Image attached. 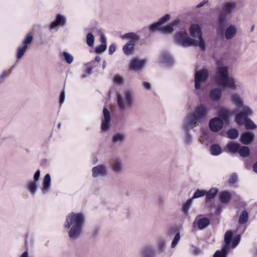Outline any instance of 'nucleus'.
I'll return each instance as SVG.
<instances>
[{"label": "nucleus", "mask_w": 257, "mask_h": 257, "mask_svg": "<svg viewBox=\"0 0 257 257\" xmlns=\"http://www.w3.org/2000/svg\"><path fill=\"white\" fill-rule=\"evenodd\" d=\"M248 219V214L246 210L242 211L241 214L239 216L238 222L239 223L242 224L246 223Z\"/></svg>", "instance_id": "obj_29"}, {"label": "nucleus", "mask_w": 257, "mask_h": 257, "mask_svg": "<svg viewBox=\"0 0 257 257\" xmlns=\"http://www.w3.org/2000/svg\"><path fill=\"white\" fill-rule=\"evenodd\" d=\"M252 114L251 109L248 107H244L243 110L237 113L235 116V121L237 124L241 125L243 124V122L248 119V116Z\"/></svg>", "instance_id": "obj_8"}, {"label": "nucleus", "mask_w": 257, "mask_h": 257, "mask_svg": "<svg viewBox=\"0 0 257 257\" xmlns=\"http://www.w3.org/2000/svg\"><path fill=\"white\" fill-rule=\"evenodd\" d=\"M217 69L216 74L218 75L217 83L219 86L235 89V85L233 78L228 76L227 67L219 65V61H217Z\"/></svg>", "instance_id": "obj_2"}, {"label": "nucleus", "mask_w": 257, "mask_h": 257, "mask_svg": "<svg viewBox=\"0 0 257 257\" xmlns=\"http://www.w3.org/2000/svg\"><path fill=\"white\" fill-rule=\"evenodd\" d=\"M170 18V16L169 14L165 15L159 20L157 23H155L151 25L150 27V30L154 32L156 31L157 29L160 28L161 25L169 20Z\"/></svg>", "instance_id": "obj_13"}, {"label": "nucleus", "mask_w": 257, "mask_h": 257, "mask_svg": "<svg viewBox=\"0 0 257 257\" xmlns=\"http://www.w3.org/2000/svg\"><path fill=\"white\" fill-rule=\"evenodd\" d=\"M117 105L120 110L124 109L125 107H130L132 105L133 102V97L131 92L129 91H126L124 92V98L125 101V104H124V102L122 97L120 94H118L117 96Z\"/></svg>", "instance_id": "obj_6"}, {"label": "nucleus", "mask_w": 257, "mask_h": 257, "mask_svg": "<svg viewBox=\"0 0 257 257\" xmlns=\"http://www.w3.org/2000/svg\"><path fill=\"white\" fill-rule=\"evenodd\" d=\"M175 40L177 43L183 47L190 46L191 42H194L193 39L188 37L186 32L180 31L175 35Z\"/></svg>", "instance_id": "obj_5"}, {"label": "nucleus", "mask_w": 257, "mask_h": 257, "mask_svg": "<svg viewBox=\"0 0 257 257\" xmlns=\"http://www.w3.org/2000/svg\"><path fill=\"white\" fill-rule=\"evenodd\" d=\"M210 221L208 218L203 217L197 221V224L199 229H203L210 224Z\"/></svg>", "instance_id": "obj_19"}, {"label": "nucleus", "mask_w": 257, "mask_h": 257, "mask_svg": "<svg viewBox=\"0 0 257 257\" xmlns=\"http://www.w3.org/2000/svg\"><path fill=\"white\" fill-rule=\"evenodd\" d=\"M236 30L234 26L230 25L228 27L225 32V37L227 39L232 38L236 34Z\"/></svg>", "instance_id": "obj_21"}, {"label": "nucleus", "mask_w": 257, "mask_h": 257, "mask_svg": "<svg viewBox=\"0 0 257 257\" xmlns=\"http://www.w3.org/2000/svg\"><path fill=\"white\" fill-rule=\"evenodd\" d=\"M238 153L241 157H246L249 156L250 151L249 148L246 146H240Z\"/></svg>", "instance_id": "obj_30"}, {"label": "nucleus", "mask_w": 257, "mask_h": 257, "mask_svg": "<svg viewBox=\"0 0 257 257\" xmlns=\"http://www.w3.org/2000/svg\"><path fill=\"white\" fill-rule=\"evenodd\" d=\"M105 174V168L103 166H96L92 169V175L94 177H97L98 175H104Z\"/></svg>", "instance_id": "obj_17"}, {"label": "nucleus", "mask_w": 257, "mask_h": 257, "mask_svg": "<svg viewBox=\"0 0 257 257\" xmlns=\"http://www.w3.org/2000/svg\"><path fill=\"white\" fill-rule=\"evenodd\" d=\"M231 198L230 193L228 191H223L219 194V200L223 203H228Z\"/></svg>", "instance_id": "obj_18"}, {"label": "nucleus", "mask_w": 257, "mask_h": 257, "mask_svg": "<svg viewBox=\"0 0 257 257\" xmlns=\"http://www.w3.org/2000/svg\"><path fill=\"white\" fill-rule=\"evenodd\" d=\"M237 175L236 173H233L230 176L228 179V183L230 184H234L237 182Z\"/></svg>", "instance_id": "obj_44"}, {"label": "nucleus", "mask_w": 257, "mask_h": 257, "mask_svg": "<svg viewBox=\"0 0 257 257\" xmlns=\"http://www.w3.org/2000/svg\"><path fill=\"white\" fill-rule=\"evenodd\" d=\"M113 81L116 84H121L123 82V78L119 75H115L113 77Z\"/></svg>", "instance_id": "obj_50"}, {"label": "nucleus", "mask_w": 257, "mask_h": 257, "mask_svg": "<svg viewBox=\"0 0 257 257\" xmlns=\"http://www.w3.org/2000/svg\"><path fill=\"white\" fill-rule=\"evenodd\" d=\"M123 139V136L121 134H116L114 136L113 138V142H116L117 141H122Z\"/></svg>", "instance_id": "obj_52"}, {"label": "nucleus", "mask_w": 257, "mask_h": 257, "mask_svg": "<svg viewBox=\"0 0 257 257\" xmlns=\"http://www.w3.org/2000/svg\"><path fill=\"white\" fill-rule=\"evenodd\" d=\"M219 116L225 121H228L229 118V112L224 109H221L219 111Z\"/></svg>", "instance_id": "obj_34"}, {"label": "nucleus", "mask_w": 257, "mask_h": 257, "mask_svg": "<svg viewBox=\"0 0 257 257\" xmlns=\"http://www.w3.org/2000/svg\"><path fill=\"white\" fill-rule=\"evenodd\" d=\"M51 177L50 174H47L43 178L42 192L43 194L46 193L50 187Z\"/></svg>", "instance_id": "obj_16"}, {"label": "nucleus", "mask_w": 257, "mask_h": 257, "mask_svg": "<svg viewBox=\"0 0 257 257\" xmlns=\"http://www.w3.org/2000/svg\"><path fill=\"white\" fill-rule=\"evenodd\" d=\"M103 113L104 117V120L110 121V116L108 110L104 107L103 110Z\"/></svg>", "instance_id": "obj_49"}, {"label": "nucleus", "mask_w": 257, "mask_h": 257, "mask_svg": "<svg viewBox=\"0 0 257 257\" xmlns=\"http://www.w3.org/2000/svg\"><path fill=\"white\" fill-rule=\"evenodd\" d=\"M210 152L213 155H218L221 153V149L217 144H213L210 147Z\"/></svg>", "instance_id": "obj_31"}, {"label": "nucleus", "mask_w": 257, "mask_h": 257, "mask_svg": "<svg viewBox=\"0 0 257 257\" xmlns=\"http://www.w3.org/2000/svg\"><path fill=\"white\" fill-rule=\"evenodd\" d=\"M208 112V109L203 104H200L196 107L195 110L189 114L187 118V124L192 128L196 126L197 122L204 118Z\"/></svg>", "instance_id": "obj_3"}, {"label": "nucleus", "mask_w": 257, "mask_h": 257, "mask_svg": "<svg viewBox=\"0 0 257 257\" xmlns=\"http://www.w3.org/2000/svg\"><path fill=\"white\" fill-rule=\"evenodd\" d=\"M110 121L104 120L102 121L101 127L102 131H106L109 128Z\"/></svg>", "instance_id": "obj_48"}, {"label": "nucleus", "mask_w": 257, "mask_h": 257, "mask_svg": "<svg viewBox=\"0 0 257 257\" xmlns=\"http://www.w3.org/2000/svg\"><path fill=\"white\" fill-rule=\"evenodd\" d=\"M223 120L219 117H214L211 119L209 123L210 130L213 132H217L223 127Z\"/></svg>", "instance_id": "obj_10"}, {"label": "nucleus", "mask_w": 257, "mask_h": 257, "mask_svg": "<svg viewBox=\"0 0 257 257\" xmlns=\"http://www.w3.org/2000/svg\"><path fill=\"white\" fill-rule=\"evenodd\" d=\"M207 3L208 1H205L203 2H201L197 6V8H201Z\"/></svg>", "instance_id": "obj_59"}, {"label": "nucleus", "mask_w": 257, "mask_h": 257, "mask_svg": "<svg viewBox=\"0 0 257 257\" xmlns=\"http://www.w3.org/2000/svg\"><path fill=\"white\" fill-rule=\"evenodd\" d=\"M224 239L225 243L224 247H227L229 249L230 244L232 240V232L231 230H228L226 232Z\"/></svg>", "instance_id": "obj_24"}, {"label": "nucleus", "mask_w": 257, "mask_h": 257, "mask_svg": "<svg viewBox=\"0 0 257 257\" xmlns=\"http://www.w3.org/2000/svg\"><path fill=\"white\" fill-rule=\"evenodd\" d=\"M254 135L249 132H245L242 134L240 137L241 142L245 145L249 144L253 140Z\"/></svg>", "instance_id": "obj_15"}, {"label": "nucleus", "mask_w": 257, "mask_h": 257, "mask_svg": "<svg viewBox=\"0 0 257 257\" xmlns=\"http://www.w3.org/2000/svg\"><path fill=\"white\" fill-rule=\"evenodd\" d=\"M206 194V191L203 190L197 189L193 195V198H198L204 196Z\"/></svg>", "instance_id": "obj_40"}, {"label": "nucleus", "mask_w": 257, "mask_h": 257, "mask_svg": "<svg viewBox=\"0 0 257 257\" xmlns=\"http://www.w3.org/2000/svg\"><path fill=\"white\" fill-rule=\"evenodd\" d=\"M83 223L82 214L72 212L68 215L64 226L65 228H69L72 225L69 232V236L71 239H75L79 236Z\"/></svg>", "instance_id": "obj_1"}, {"label": "nucleus", "mask_w": 257, "mask_h": 257, "mask_svg": "<svg viewBox=\"0 0 257 257\" xmlns=\"http://www.w3.org/2000/svg\"><path fill=\"white\" fill-rule=\"evenodd\" d=\"M240 239V235H236L232 239V246L235 247L239 243Z\"/></svg>", "instance_id": "obj_51"}, {"label": "nucleus", "mask_w": 257, "mask_h": 257, "mask_svg": "<svg viewBox=\"0 0 257 257\" xmlns=\"http://www.w3.org/2000/svg\"><path fill=\"white\" fill-rule=\"evenodd\" d=\"M65 60L68 63H71L73 61V56L67 52H64L63 53Z\"/></svg>", "instance_id": "obj_39"}, {"label": "nucleus", "mask_w": 257, "mask_h": 257, "mask_svg": "<svg viewBox=\"0 0 257 257\" xmlns=\"http://www.w3.org/2000/svg\"><path fill=\"white\" fill-rule=\"evenodd\" d=\"M101 60V58L99 56H97L95 57V60L97 62H99Z\"/></svg>", "instance_id": "obj_62"}, {"label": "nucleus", "mask_w": 257, "mask_h": 257, "mask_svg": "<svg viewBox=\"0 0 257 257\" xmlns=\"http://www.w3.org/2000/svg\"><path fill=\"white\" fill-rule=\"evenodd\" d=\"M33 37L31 33H28L23 40V46L19 47L17 51V59H20L24 54L26 51L28 45L30 44L33 41Z\"/></svg>", "instance_id": "obj_9"}, {"label": "nucleus", "mask_w": 257, "mask_h": 257, "mask_svg": "<svg viewBox=\"0 0 257 257\" xmlns=\"http://www.w3.org/2000/svg\"><path fill=\"white\" fill-rule=\"evenodd\" d=\"M208 77V71L205 69L197 71L195 76V87L196 89L200 88L201 82H205Z\"/></svg>", "instance_id": "obj_7"}, {"label": "nucleus", "mask_w": 257, "mask_h": 257, "mask_svg": "<svg viewBox=\"0 0 257 257\" xmlns=\"http://www.w3.org/2000/svg\"><path fill=\"white\" fill-rule=\"evenodd\" d=\"M6 71L5 70L3 71V73L0 75V79L2 78L6 75Z\"/></svg>", "instance_id": "obj_63"}, {"label": "nucleus", "mask_w": 257, "mask_h": 257, "mask_svg": "<svg viewBox=\"0 0 257 257\" xmlns=\"http://www.w3.org/2000/svg\"><path fill=\"white\" fill-rule=\"evenodd\" d=\"M112 169L115 172H117L121 169L120 162L118 160H115L114 164L112 166Z\"/></svg>", "instance_id": "obj_42"}, {"label": "nucleus", "mask_w": 257, "mask_h": 257, "mask_svg": "<svg viewBox=\"0 0 257 257\" xmlns=\"http://www.w3.org/2000/svg\"><path fill=\"white\" fill-rule=\"evenodd\" d=\"M191 203H192V200H189L187 201V202L185 204L183 205V207H182V211L184 212V213H187L188 210L190 206Z\"/></svg>", "instance_id": "obj_47"}, {"label": "nucleus", "mask_w": 257, "mask_h": 257, "mask_svg": "<svg viewBox=\"0 0 257 257\" xmlns=\"http://www.w3.org/2000/svg\"><path fill=\"white\" fill-rule=\"evenodd\" d=\"M232 101L238 106L242 105V101L237 94H233L231 96Z\"/></svg>", "instance_id": "obj_36"}, {"label": "nucleus", "mask_w": 257, "mask_h": 257, "mask_svg": "<svg viewBox=\"0 0 257 257\" xmlns=\"http://www.w3.org/2000/svg\"><path fill=\"white\" fill-rule=\"evenodd\" d=\"M228 138L231 139H235L237 138L238 136V131L234 128H231L227 132Z\"/></svg>", "instance_id": "obj_33"}, {"label": "nucleus", "mask_w": 257, "mask_h": 257, "mask_svg": "<svg viewBox=\"0 0 257 257\" xmlns=\"http://www.w3.org/2000/svg\"><path fill=\"white\" fill-rule=\"evenodd\" d=\"M65 23V18L61 14H57L56 17V20L53 22L50 25V29H54L58 26H64Z\"/></svg>", "instance_id": "obj_14"}, {"label": "nucleus", "mask_w": 257, "mask_h": 257, "mask_svg": "<svg viewBox=\"0 0 257 257\" xmlns=\"http://www.w3.org/2000/svg\"><path fill=\"white\" fill-rule=\"evenodd\" d=\"M177 23L176 21H174L172 23V25H168L164 27L160 26V28L157 29V30H159L164 33H172L174 30L173 26L177 25Z\"/></svg>", "instance_id": "obj_25"}, {"label": "nucleus", "mask_w": 257, "mask_h": 257, "mask_svg": "<svg viewBox=\"0 0 257 257\" xmlns=\"http://www.w3.org/2000/svg\"><path fill=\"white\" fill-rule=\"evenodd\" d=\"M226 15L224 13H222L219 16V23L221 26H224V25Z\"/></svg>", "instance_id": "obj_46"}, {"label": "nucleus", "mask_w": 257, "mask_h": 257, "mask_svg": "<svg viewBox=\"0 0 257 257\" xmlns=\"http://www.w3.org/2000/svg\"><path fill=\"white\" fill-rule=\"evenodd\" d=\"M106 49V44H100L99 46L96 47L95 52L97 54H99L104 52Z\"/></svg>", "instance_id": "obj_43"}, {"label": "nucleus", "mask_w": 257, "mask_h": 257, "mask_svg": "<svg viewBox=\"0 0 257 257\" xmlns=\"http://www.w3.org/2000/svg\"><path fill=\"white\" fill-rule=\"evenodd\" d=\"M162 59L163 62L165 63H170L172 62V58L167 53H163L162 54Z\"/></svg>", "instance_id": "obj_41"}, {"label": "nucleus", "mask_w": 257, "mask_h": 257, "mask_svg": "<svg viewBox=\"0 0 257 257\" xmlns=\"http://www.w3.org/2000/svg\"><path fill=\"white\" fill-rule=\"evenodd\" d=\"M115 46L114 44H111L109 47V54L112 55L115 51Z\"/></svg>", "instance_id": "obj_54"}, {"label": "nucleus", "mask_w": 257, "mask_h": 257, "mask_svg": "<svg viewBox=\"0 0 257 257\" xmlns=\"http://www.w3.org/2000/svg\"><path fill=\"white\" fill-rule=\"evenodd\" d=\"M20 257H28V253L27 251H25L23 253V254L20 256Z\"/></svg>", "instance_id": "obj_61"}, {"label": "nucleus", "mask_w": 257, "mask_h": 257, "mask_svg": "<svg viewBox=\"0 0 257 257\" xmlns=\"http://www.w3.org/2000/svg\"><path fill=\"white\" fill-rule=\"evenodd\" d=\"M145 61L138 58L132 59L129 65V68L134 71L141 70L145 65Z\"/></svg>", "instance_id": "obj_11"}, {"label": "nucleus", "mask_w": 257, "mask_h": 257, "mask_svg": "<svg viewBox=\"0 0 257 257\" xmlns=\"http://www.w3.org/2000/svg\"><path fill=\"white\" fill-rule=\"evenodd\" d=\"M253 170L257 173V161L253 165Z\"/></svg>", "instance_id": "obj_60"}, {"label": "nucleus", "mask_w": 257, "mask_h": 257, "mask_svg": "<svg viewBox=\"0 0 257 257\" xmlns=\"http://www.w3.org/2000/svg\"><path fill=\"white\" fill-rule=\"evenodd\" d=\"M243 124L244 125L246 128L247 130H253L256 128V125L254 122L250 119H246V121L243 122Z\"/></svg>", "instance_id": "obj_32"}, {"label": "nucleus", "mask_w": 257, "mask_h": 257, "mask_svg": "<svg viewBox=\"0 0 257 257\" xmlns=\"http://www.w3.org/2000/svg\"><path fill=\"white\" fill-rule=\"evenodd\" d=\"M61 126V123H59L57 125V127L59 129Z\"/></svg>", "instance_id": "obj_64"}, {"label": "nucleus", "mask_w": 257, "mask_h": 257, "mask_svg": "<svg viewBox=\"0 0 257 257\" xmlns=\"http://www.w3.org/2000/svg\"><path fill=\"white\" fill-rule=\"evenodd\" d=\"M28 189L30 191V192L32 194H34L37 190V184L35 182H30L27 185Z\"/></svg>", "instance_id": "obj_35"}, {"label": "nucleus", "mask_w": 257, "mask_h": 257, "mask_svg": "<svg viewBox=\"0 0 257 257\" xmlns=\"http://www.w3.org/2000/svg\"><path fill=\"white\" fill-rule=\"evenodd\" d=\"M154 251L150 247H146L143 250V257H152Z\"/></svg>", "instance_id": "obj_38"}, {"label": "nucleus", "mask_w": 257, "mask_h": 257, "mask_svg": "<svg viewBox=\"0 0 257 257\" xmlns=\"http://www.w3.org/2000/svg\"><path fill=\"white\" fill-rule=\"evenodd\" d=\"M143 86L146 89H150L151 88V84L148 82H144Z\"/></svg>", "instance_id": "obj_58"}, {"label": "nucleus", "mask_w": 257, "mask_h": 257, "mask_svg": "<svg viewBox=\"0 0 257 257\" xmlns=\"http://www.w3.org/2000/svg\"><path fill=\"white\" fill-rule=\"evenodd\" d=\"M180 233L179 232H178L176 235H175V236L172 242V244H171V247L172 248H174L176 245L178 243V242L179 241V240H180Z\"/></svg>", "instance_id": "obj_45"}, {"label": "nucleus", "mask_w": 257, "mask_h": 257, "mask_svg": "<svg viewBox=\"0 0 257 257\" xmlns=\"http://www.w3.org/2000/svg\"><path fill=\"white\" fill-rule=\"evenodd\" d=\"M123 39H130L129 41L123 46V51L126 55H131L134 51V47L139 41L140 36L133 32H130L125 34L121 36Z\"/></svg>", "instance_id": "obj_4"}, {"label": "nucleus", "mask_w": 257, "mask_h": 257, "mask_svg": "<svg viewBox=\"0 0 257 257\" xmlns=\"http://www.w3.org/2000/svg\"><path fill=\"white\" fill-rule=\"evenodd\" d=\"M190 35L192 37L201 38L202 32L200 26L198 24H192L190 27Z\"/></svg>", "instance_id": "obj_12"}, {"label": "nucleus", "mask_w": 257, "mask_h": 257, "mask_svg": "<svg viewBox=\"0 0 257 257\" xmlns=\"http://www.w3.org/2000/svg\"><path fill=\"white\" fill-rule=\"evenodd\" d=\"M199 41L193 39L194 42H191L190 46H199L200 49L203 51L205 49V42L201 36V38H198Z\"/></svg>", "instance_id": "obj_23"}, {"label": "nucleus", "mask_w": 257, "mask_h": 257, "mask_svg": "<svg viewBox=\"0 0 257 257\" xmlns=\"http://www.w3.org/2000/svg\"><path fill=\"white\" fill-rule=\"evenodd\" d=\"M93 63H94V61H92V62H91L89 65H92ZM93 66H94V65H91V66H88L86 68V72L88 74H91V72H92V67Z\"/></svg>", "instance_id": "obj_53"}, {"label": "nucleus", "mask_w": 257, "mask_h": 257, "mask_svg": "<svg viewBox=\"0 0 257 257\" xmlns=\"http://www.w3.org/2000/svg\"><path fill=\"white\" fill-rule=\"evenodd\" d=\"M210 97L211 99L216 101L219 100L221 96V92L220 89L215 88L211 90L209 94Z\"/></svg>", "instance_id": "obj_20"}, {"label": "nucleus", "mask_w": 257, "mask_h": 257, "mask_svg": "<svg viewBox=\"0 0 257 257\" xmlns=\"http://www.w3.org/2000/svg\"><path fill=\"white\" fill-rule=\"evenodd\" d=\"M229 249L227 247L224 246L221 251L219 250L216 251L213 257H227Z\"/></svg>", "instance_id": "obj_27"}, {"label": "nucleus", "mask_w": 257, "mask_h": 257, "mask_svg": "<svg viewBox=\"0 0 257 257\" xmlns=\"http://www.w3.org/2000/svg\"><path fill=\"white\" fill-rule=\"evenodd\" d=\"M235 5L234 3H228L225 4L222 8V13L227 15L231 13L234 9Z\"/></svg>", "instance_id": "obj_26"}, {"label": "nucleus", "mask_w": 257, "mask_h": 257, "mask_svg": "<svg viewBox=\"0 0 257 257\" xmlns=\"http://www.w3.org/2000/svg\"><path fill=\"white\" fill-rule=\"evenodd\" d=\"M64 98H65V92L64 91H62L61 92L59 102H60V104H62L63 102V101L64 100Z\"/></svg>", "instance_id": "obj_56"}, {"label": "nucleus", "mask_w": 257, "mask_h": 257, "mask_svg": "<svg viewBox=\"0 0 257 257\" xmlns=\"http://www.w3.org/2000/svg\"><path fill=\"white\" fill-rule=\"evenodd\" d=\"M100 41L102 43L101 44H106V38L102 34L100 36Z\"/></svg>", "instance_id": "obj_57"}, {"label": "nucleus", "mask_w": 257, "mask_h": 257, "mask_svg": "<svg viewBox=\"0 0 257 257\" xmlns=\"http://www.w3.org/2000/svg\"><path fill=\"white\" fill-rule=\"evenodd\" d=\"M94 38L93 35L91 33H88L87 35V36H86L87 44L89 47L93 46V45L94 44Z\"/></svg>", "instance_id": "obj_37"}, {"label": "nucleus", "mask_w": 257, "mask_h": 257, "mask_svg": "<svg viewBox=\"0 0 257 257\" xmlns=\"http://www.w3.org/2000/svg\"><path fill=\"white\" fill-rule=\"evenodd\" d=\"M240 145L238 144L235 143H228L226 146V148L228 150V152L232 153H236L238 152Z\"/></svg>", "instance_id": "obj_22"}, {"label": "nucleus", "mask_w": 257, "mask_h": 257, "mask_svg": "<svg viewBox=\"0 0 257 257\" xmlns=\"http://www.w3.org/2000/svg\"><path fill=\"white\" fill-rule=\"evenodd\" d=\"M218 192V189L216 188H212L208 192L206 191V199L209 200L213 199Z\"/></svg>", "instance_id": "obj_28"}, {"label": "nucleus", "mask_w": 257, "mask_h": 257, "mask_svg": "<svg viewBox=\"0 0 257 257\" xmlns=\"http://www.w3.org/2000/svg\"><path fill=\"white\" fill-rule=\"evenodd\" d=\"M40 176V170H38L36 171V172L35 173V174H34V179L35 182L37 181L39 179Z\"/></svg>", "instance_id": "obj_55"}]
</instances>
